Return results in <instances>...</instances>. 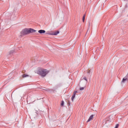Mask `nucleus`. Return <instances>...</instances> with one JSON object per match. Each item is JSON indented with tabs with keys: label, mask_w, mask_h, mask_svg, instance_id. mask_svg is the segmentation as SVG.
<instances>
[{
	"label": "nucleus",
	"mask_w": 128,
	"mask_h": 128,
	"mask_svg": "<svg viewBox=\"0 0 128 128\" xmlns=\"http://www.w3.org/2000/svg\"><path fill=\"white\" fill-rule=\"evenodd\" d=\"M89 26H90V23H89Z\"/></svg>",
	"instance_id": "nucleus-17"
},
{
	"label": "nucleus",
	"mask_w": 128,
	"mask_h": 128,
	"mask_svg": "<svg viewBox=\"0 0 128 128\" xmlns=\"http://www.w3.org/2000/svg\"><path fill=\"white\" fill-rule=\"evenodd\" d=\"M74 92H75V94L78 92V91H74Z\"/></svg>",
	"instance_id": "nucleus-16"
},
{
	"label": "nucleus",
	"mask_w": 128,
	"mask_h": 128,
	"mask_svg": "<svg viewBox=\"0 0 128 128\" xmlns=\"http://www.w3.org/2000/svg\"><path fill=\"white\" fill-rule=\"evenodd\" d=\"M84 20H86V14H84L82 16V22H84Z\"/></svg>",
	"instance_id": "nucleus-9"
},
{
	"label": "nucleus",
	"mask_w": 128,
	"mask_h": 128,
	"mask_svg": "<svg viewBox=\"0 0 128 128\" xmlns=\"http://www.w3.org/2000/svg\"><path fill=\"white\" fill-rule=\"evenodd\" d=\"M118 128V124H116L114 128Z\"/></svg>",
	"instance_id": "nucleus-14"
},
{
	"label": "nucleus",
	"mask_w": 128,
	"mask_h": 128,
	"mask_svg": "<svg viewBox=\"0 0 128 128\" xmlns=\"http://www.w3.org/2000/svg\"><path fill=\"white\" fill-rule=\"evenodd\" d=\"M87 73L88 74H90V70H88Z\"/></svg>",
	"instance_id": "nucleus-15"
},
{
	"label": "nucleus",
	"mask_w": 128,
	"mask_h": 128,
	"mask_svg": "<svg viewBox=\"0 0 128 128\" xmlns=\"http://www.w3.org/2000/svg\"><path fill=\"white\" fill-rule=\"evenodd\" d=\"M128 82V78L126 77H124V78H122L121 83L124 84V82Z\"/></svg>",
	"instance_id": "nucleus-3"
},
{
	"label": "nucleus",
	"mask_w": 128,
	"mask_h": 128,
	"mask_svg": "<svg viewBox=\"0 0 128 128\" xmlns=\"http://www.w3.org/2000/svg\"><path fill=\"white\" fill-rule=\"evenodd\" d=\"M50 72V71L46 69H41L38 70V74L41 76H42L44 78V76H46Z\"/></svg>",
	"instance_id": "nucleus-2"
},
{
	"label": "nucleus",
	"mask_w": 128,
	"mask_h": 128,
	"mask_svg": "<svg viewBox=\"0 0 128 128\" xmlns=\"http://www.w3.org/2000/svg\"><path fill=\"white\" fill-rule=\"evenodd\" d=\"M38 32H39V34H44V32H46V30H39L38 31Z\"/></svg>",
	"instance_id": "nucleus-6"
},
{
	"label": "nucleus",
	"mask_w": 128,
	"mask_h": 128,
	"mask_svg": "<svg viewBox=\"0 0 128 128\" xmlns=\"http://www.w3.org/2000/svg\"><path fill=\"white\" fill-rule=\"evenodd\" d=\"M84 80H86V82H88V80H86V77H84Z\"/></svg>",
	"instance_id": "nucleus-12"
},
{
	"label": "nucleus",
	"mask_w": 128,
	"mask_h": 128,
	"mask_svg": "<svg viewBox=\"0 0 128 128\" xmlns=\"http://www.w3.org/2000/svg\"><path fill=\"white\" fill-rule=\"evenodd\" d=\"M92 118H94V115H91L88 119L87 122H90V120H92Z\"/></svg>",
	"instance_id": "nucleus-5"
},
{
	"label": "nucleus",
	"mask_w": 128,
	"mask_h": 128,
	"mask_svg": "<svg viewBox=\"0 0 128 128\" xmlns=\"http://www.w3.org/2000/svg\"><path fill=\"white\" fill-rule=\"evenodd\" d=\"M36 32V30L32 28H26L21 31L20 36H26V34H30V32Z\"/></svg>",
	"instance_id": "nucleus-1"
},
{
	"label": "nucleus",
	"mask_w": 128,
	"mask_h": 128,
	"mask_svg": "<svg viewBox=\"0 0 128 128\" xmlns=\"http://www.w3.org/2000/svg\"><path fill=\"white\" fill-rule=\"evenodd\" d=\"M80 90H84V88L80 87Z\"/></svg>",
	"instance_id": "nucleus-11"
},
{
	"label": "nucleus",
	"mask_w": 128,
	"mask_h": 128,
	"mask_svg": "<svg viewBox=\"0 0 128 128\" xmlns=\"http://www.w3.org/2000/svg\"><path fill=\"white\" fill-rule=\"evenodd\" d=\"M74 98H76V92H74L73 96L72 97V102H74Z\"/></svg>",
	"instance_id": "nucleus-7"
},
{
	"label": "nucleus",
	"mask_w": 128,
	"mask_h": 128,
	"mask_svg": "<svg viewBox=\"0 0 128 128\" xmlns=\"http://www.w3.org/2000/svg\"><path fill=\"white\" fill-rule=\"evenodd\" d=\"M64 101H62L61 106H64Z\"/></svg>",
	"instance_id": "nucleus-13"
},
{
	"label": "nucleus",
	"mask_w": 128,
	"mask_h": 128,
	"mask_svg": "<svg viewBox=\"0 0 128 128\" xmlns=\"http://www.w3.org/2000/svg\"><path fill=\"white\" fill-rule=\"evenodd\" d=\"M14 50H12L9 52V54H14Z\"/></svg>",
	"instance_id": "nucleus-10"
},
{
	"label": "nucleus",
	"mask_w": 128,
	"mask_h": 128,
	"mask_svg": "<svg viewBox=\"0 0 128 128\" xmlns=\"http://www.w3.org/2000/svg\"><path fill=\"white\" fill-rule=\"evenodd\" d=\"M58 34H60V32L57 31L56 32H54L52 34H50L51 36H56Z\"/></svg>",
	"instance_id": "nucleus-4"
},
{
	"label": "nucleus",
	"mask_w": 128,
	"mask_h": 128,
	"mask_svg": "<svg viewBox=\"0 0 128 128\" xmlns=\"http://www.w3.org/2000/svg\"><path fill=\"white\" fill-rule=\"evenodd\" d=\"M28 76H29L28 74H24L22 76V78H28Z\"/></svg>",
	"instance_id": "nucleus-8"
}]
</instances>
